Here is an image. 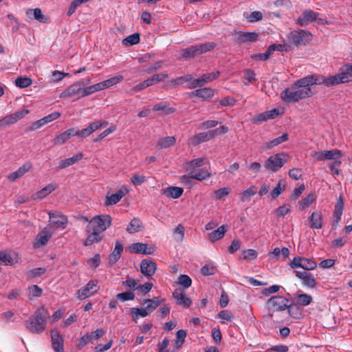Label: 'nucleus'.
<instances>
[{
  "mask_svg": "<svg viewBox=\"0 0 352 352\" xmlns=\"http://www.w3.org/2000/svg\"><path fill=\"white\" fill-rule=\"evenodd\" d=\"M314 85L331 87L338 84L334 75L325 77L318 74H314L298 79L291 87L285 89L280 94V98L284 102L291 103L311 97L313 91L311 86Z\"/></svg>",
  "mask_w": 352,
  "mask_h": 352,
  "instance_id": "f257e3e1",
  "label": "nucleus"
},
{
  "mask_svg": "<svg viewBox=\"0 0 352 352\" xmlns=\"http://www.w3.org/2000/svg\"><path fill=\"white\" fill-rule=\"evenodd\" d=\"M48 313L43 306L38 307L33 316L25 321L26 328L34 333H41L46 328Z\"/></svg>",
  "mask_w": 352,
  "mask_h": 352,
  "instance_id": "f03ea898",
  "label": "nucleus"
},
{
  "mask_svg": "<svg viewBox=\"0 0 352 352\" xmlns=\"http://www.w3.org/2000/svg\"><path fill=\"white\" fill-rule=\"evenodd\" d=\"M216 45V43L214 42L193 45L183 49L181 52V55L184 59L189 60L212 51Z\"/></svg>",
  "mask_w": 352,
  "mask_h": 352,
  "instance_id": "7ed1b4c3",
  "label": "nucleus"
},
{
  "mask_svg": "<svg viewBox=\"0 0 352 352\" xmlns=\"http://www.w3.org/2000/svg\"><path fill=\"white\" fill-rule=\"evenodd\" d=\"M111 224V217L109 214L97 215L94 217L87 226L86 231H96L102 233Z\"/></svg>",
  "mask_w": 352,
  "mask_h": 352,
  "instance_id": "20e7f679",
  "label": "nucleus"
},
{
  "mask_svg": "<svg viewBox=\"0 0 352 352\" xmlns=\"http://www.w3.org/2000/svg\"><path fill=\"white\" fill-rule=\"evenodd\" d=\"M287 38L295 46L299 47L309 43L312 39V34L305 30H298L288 33Z\"/></svg>",
  "mask_w": 352,
  "mask_h": 352,
  "instance_id": "39448f33",
  "label": "nucleus"
},
{
  "mask_svg": "<svg viewBox=\"0 0 352 352\" xmlns=\"http://www.w3.org/2000/svg\"><path fill=\"white\" fill-rule=\"evenodd\" d=\"M288 158V155L284 152L276 153L265 161L264 166L266 169L276 172L287 162Z\"/></svg>",
  "mask_w": 352,
  "mask_h": 352,
  "instance_id": "423d86ee",
  "label": "nucleus"
},
{
  "mask_svg": "<svg viewBox=\"0 0 352 352\" xmlns=\"http://www.w3.org/2000/svg\"><path fill=\"white\" fill-rule=\"evenodd\" d=\"M290 300L279 295L272 296L267 300V305L273 311H283L288 308Z\"/></svg>",
  "mask_w": 352,
  "mask_h": 352,
  "instance_id": "0eeeda50",
  "label": "nucleus"
},
{
  "mask_svg": "<svg viewBox=\"0 0 352 352\" xmlns=\"http://www.w3.org/2000/svg\"><path fill=\"white\" fill-rule=\"evenodd\" d=\"M289 266L292 269L301 267L307 272L314 270L317 267V263L311 258L296 256L291 261Z\"/></svg>",
  "mask_w": 352,
  "mask_h": 352,
  "instance_id": "6e6552de",
  "label": "nucleus"
},
{
  "mask_svg": "<svg viewBox=\"0 0 352 352\" xmlns=\"http://www.w3.org/2000/svg\"><path fill=\"white\" fill-rule=\"evenodd\" d=\"M220 75V72L219 71L212 72L208 74H204L201 75L199 78L197 79H194L187 86L188 89H194L196 87H201L204 85L208 82H212V80L217 79Z\"/></svg>",
  "mask_w": 352,
  "mask_h": 352,
  "instance_id": "1a4fd4ad",
  "label": "nucleus"
},
{
  "mask_svg": "<svg viewBox=\"0 0 352 352\" xmlns=\"http://www.w3.org/2000/svg\"><path fill=\"white\" fill-rule=\"evenodd\" d=\"M98 289V280H91L77 291V297L80 300H84L96 293Z\"/></svg>",
  "mask_w": 352,
  "mask_h": 352,
  "instance_id": "9d476101",
  "label": "nucleus"
},
{
  "mask_svg": "<svg viewBox=\"0 0 352 352\" xmlns=\"http://www.w3.org/2000/svg\"><path fill=\"white\" fill-rule=\"evenodd\" d=\"M334 76L338 85L352 82V63H344Z\"/></svg>",
  "mask_w": 352,
  "mask_h": 352,
  "instance_id": "9b49d317",
  "label": "nucleus"
},
{
  "mask_svg": "<svg viewBox=\"0 0 352 352\" xmlns=\"http://www.w3.org/2000/svg\"><path fill=\"white\" fill-rule=\"evenodd\" d=\"M28 113V110L23 109L0 119V129H4L7 126L14 124L18 120L24 118Z\"/></svg>",
  "mask_w": 352,
  "mask_h": 352,
  "instance_id": "f8f14e48",
  "label": "nucleus"
},
{
  "mask_svg": "<svg viewBox=\"0 0 352 352\" xmlns=\"http://www.w3.org/2000/svg\"><path fill=\"white\" fill-rule=\"evenodd\" d=\"M168 78V75L167 74H157L153 75L152 77L147 78L146 80H144L143 82L136 85L133 89L135 91H139L142 89H144L153 84L159 82L164 81L165 79Z\"/></svg>",
  "mask_w": 352,
  "mask_h": 352,
  "instance_id": "ddd939ff",
  "label": "nucleus"
},
{
  "mask_svg": "<svg viewBox=\"0 0 352 352\" xmlns=\"http://www.w3.org/2000/svg\"><path fill=\"white\" fill-rule=\"evenodd\" d=\"M318 13L314 12L311 10H306L298 18L297 23L300 26H306L309 23L313 21H318V23H323V20L321 19H318Z\"/></svg>",
  "mask_w": 352,
  "mask_h": 352,
  "instance_id": "4468645a",
  "label": "nucleus"
},
{
  "mask_svg": "<svg viewBox=\"0 0 352 352\" xmlns=\"http://www.w3.org/2000/svg\"><path fill=\"white\" fill-rule=\"evenodd\" d=\"M341 151L333 149L329 151H323L314 152L312 157L318 161H324L327 160H337L342 157Z\"/></svg>",
  "mask_w": 352,
  "mask_h": 352,
  "instance_id": "2eb2a0df",
  "label": "nucleus"
},
{
  "mask_svg": "<svg viewBox=\"0 0 352 352\" xmlns=\"http://www.w3.org/2000/svg\"><path fill=\"white\" fill-rule=\"evenodd\" d=\"M52 236V232L51 229L47 227H45L38 234L36 235V241L34 243V248H38L45 245L47 243L50 239Z\"/></svg>",
  "mask_w": 352,
  "mask_h": 352,
  "instance_id": "dca6fc26",
  "label": "nucleus"
},
{
  "mask_svg": "<svg viewBox=\"0 0 352 352\" xmlns=\"http://www.w3.org/2000/svg\"><path fill=\"white\" fill-rule=\"evenodd\" d=\"M48 215L52 224L57 228H65L68 222L67 217L65 215L57 211H49Z\"/></svg>",
  "mask_w": 352,
  "mask_h": 352,
  "instance_id": "f3484780",
  "label": "nucleus"
},
{
  "mask_svg": "<svg viewBox=\"0 0 352 352\" xmlns=\"http://www.w3.org/2000/svg\"><path fill=\"white\" fill-rule=\"evenodd\" d=\"M107 122L105 121H96L91 122L87 128H85L82 130L76 131V135L80 136L82 138H87L89 135H91L93 132L100 129L102 126H106Z\"/></svg>",
  "mask_w": 352,
  "mask_h": 352,
  "instance_id": "a211bd4d",
  "label": "nucleus"
},
{
  "mask_svg": "<svg viewBox=\"0 0 352 352\" xmlns=\"http://www.w3.org/2000/svg\"><path fill=\"white\" fill-rule=\"evenodd\" d=\"M294 273L296 277L302 280V285L309 288H314L316 287V280L311 273L298 270H295Z\"/></svg>",
  "mask_w": 352,
  "mask_h": 352,
  "instance_id": "6ab92c4d",
  "label": "nucleus"
},
{
  "mask_svg": "<svg viewBox=\"0 0 352 352\" xmlns=\"http://www.w3.org/2000/svg\"><path fill=\"white\" fill-rule=\"evenodd\" d=\"M127 192L128 190L124 186L121 187L116 193L109 195V192H108L105 197V206L116 204Z\"/></svg>",
  "mask_w": 352,
  "mask_h": 352,
  "instance_id": "aec40b11",
  "label": "nucleus"
},
{
  "mask_svg": "<svg viewBox=\"0 0 352 352\" xmlns=\"http://www.w3.org/2000/svg\"><path fill=\"white\" fill-rule=\"evenodd\" d=\"M157 265L149 259H143L140 263V272L147 278H151L155 273Z\"/></svg>",
  "mask_w": 352,
  "mask_h": 352,
  "instance_id": "412c9836",
  "label": "nucleus"
},
{
  "mask_svg": "<svg viewBox=\"0 0 352 352\" xmlns=\"http://www.w3.org/2000/svg\"><path fill=\"white\" fill-rule=\"evenodd\" d=\"M131 249L135 254L150 255L155 252L156 248L153 245H148L143 243H135L131 245Z\"/></svg>",
  "mask_w": 352,
  "mask_h": 352,
  "instance_id": "4be33fe9",
  "label": "nucleus"
},
{
  "mask_svg": "<svg viewBox=\"0 0 352 352\" xmlns=\"http://www.w3.org/2000/svg\"><path fill=\"white\" fill-rule=\"evenodd\" d=\"M52 345L56 352H63V338L57 329L51 331Z\"/></svg>",
  "mask_w": 352,
  "mask_h": 352,
  "instance_id": "5701e85b",
  "label": "nucleus"
},
{
  "mask_svg": "<svg viewBox=\"0 0 352 352\" xmlns=\"http://www.w3.org/2000/svg\"><path fill=\"white\" fill-rule=\"evenodd\" d=\"M237 36V43L240 45L247 42H256L258 40V34L256 32H238L236 33Z\"/></svg>",
  "mask_w": 352,
  "mask_h": 352,
  "instance_id": "b1692460",
  "label": "nucleus"
},
{
  "mask_svg": "<svg viewBox=\"0 0 352 352\" xmlns=\"http://www.w3.org/2000/svg\"><path fill=\"white\" fill-rule=\"evenodd\" d=\"M26 16L30 19H35L40 23H46L49 22V19L45 16L40 8L28 9Z\"/></svg>",
  "mask_w": 352,
  "mask_h": 352,
  "instance_id": "393cba45",
  "label": "nucleus"
},
{
  "mask_svg": "<svg viewBox=\"0 0 352 352\" xmlns=\"http://www.w3.org/2000/svg\"><path fill=\"white\" fill-rule=\"evenodd\" d=\"M214 89L210 87H205L196 89L190 94V97H198L204 100H209L214 96Z\"/></svg>",
  "mask_w": 352,
  "mask_h": 352,
  "instance_id": "a878e982",
  "label": "nucleus"
},
{
  "mask_svg": "<svg viewBox=\"0 0 352 352\" xmlns=\"http://www.w3.org/2000/svg\"><path fill=\"white\" fill-rule=\"evenodd\" d=\"M343 209H344V201H343L342 195H340L339 196L338 199H337V201L335 205V208H334V212H333V216L335 217V220L332 225V226L333 228H336L337 224L341 220Z\"/></svg>",
  "mask_w": 352,
  "mask_h": 352,
  "instance_id": "bb28decb",
  "label": "nucleus"
},
{
  "mask_svg": "<svg viewBox=\"0 0 352 352\" xmlns=\"http://www.w3.org/2000/svg\"><path fill=\"white\" fill-rule=\"evenodd\" d=\"M122 252L123 245L119 241H117L115 244V248L109 257V265L113 266L118 261L121 257Z\"/></svg>",
  "mask_w": 352,
  "mask_h": 352,
  "instance_id": "cd10ccee",
  "label": "nucleus"
},
{
  "mask_svg": "<svg viewBox=\"0 0 352 352\" xmlns=\"http://www.w3.org/2000/svg\"><path fill=\"white\" fill-rule=\"evenodd\" d=\"M173 296L177 300V303L183 305L184 307H189L192 304L191 299L187 297L185 292L181 289L175 290Z\"/></svg>",
  "mask_w": 352,
  "mask_h": 352,
  "instance_id": "c85d7f7f",
  "label": "nucleus"
},
{
  "mask_svg": "<svg viewBox=\"0 0 352 352\" xmlns=\"http://www.w3.org/2000/svg\"><path fill=\"white\" fill-rule=\"evenodd\" d=\"M82 94V88L80 87L78 85L73 84L67 87L65 90H64L60 97H71L74 96H77L78 98L82 97L81 94Z\"/></svg>",
  "mask_w": 352,
  "mask_h": 352,
  "instance_id": "c756f323",
  "label": "nucleus"
},
{
  "mask_svg": "<svg viewBox=\"0 0 352 352\" xmlns=\"http://www.w3.org/2000/svg\"><path fill=\"white\" fill-rule=\"evenodd\" d=\"M184 189L177 186H169L162 189V194L172 199H178L182 195Z\"/></svg>",
  "mask_w": 352,
  "mask_h": 352,
  "instance_id": "7c9ffc66",
  "label": "nucleus"
},
{
  "mask_svg": "<svg viewBox=\"0 0 352 352\" xmlns=\"http://www.w3.org/2000/svg\"><path fill=\"white\" fill-rule=\"evenodd\" d=\"M276 47H282V45L280 44H273L268 47L265 52L256 54L254 55L253 58L258 60L265 61L268 60L274 52L276 50Z\"/></svg>",
  "mask_w": 352,
  "mask_h": 352,
  "instance_id": "2f4dec72",
  "label": "nucleus"
},
{
  "mask_svg": "<svg viewBox=\"0 0 352 352\" xmlns=\"http://www.w3.org/2000/svg\"><path fill=\"white\" fill-rule=\"evenodd\" d=\"M32 168V165L29 163L25 164L21 166L19 168H18L16 171L10 173L8 176V179L13 182L17 179L21 177L24 175L28 170Z\"/></svg>",
  "mask_w": 352,
  "mask_h": 352,
  "instance_id": "473e14b6",
  "label": "nucleus"
},
{
  "mask_svg": "<svg viewBox=\"0 0 352 352\" xmlns=\"http://www.w3.org/2000/svg\"><path fill=\"white\" fill-rule=\"evenodd\" d=\"M164 299H161L160 297H153L151 299H145L144 300L143 305H146L145 308L151 314L153 312L159 305L162 304L164 301Z\"/></svg>",
  "mask_w": 352,
  "mask_h": 352,
  "instance_id": "72a5a7b5",
  "label": "nucleus"
},
{
  "mask_svg": "<svg viewBox=\"0 0 352 352\" xmlns=\"http://www.w3.org/2000/svg\"><path fill=\"white\" fill-rule=\"evenodd\" d=\"M83 157V155L82 153H79L75 155H74L72 157L63 160L58 163V166L57 167L58 170L63 169L66 167H68L69 166H72L76 163L77 162L80 161Z\"/></svg>",
  "mask_w": 352,
  "mask_h": 352,
  "instance_id": "f704fd0d",
  "label": "nucleus"
},
{
  "mask_svg": "<svg viewBox=\"0 0 352 352\" xmlns=\"http://www.w3.org/2000/svg\"><path fill=\"white\" fill-rule=\"evenodd\" d=\"M226 226L222 225L217 230L208 234V239L211 242H215L222 239L226 232Z\"/></svg>",
  "mask_w": 352,
  "mask_h": 352,
  "instance_id": "c9c22d12",
  "label": "nucleus"
},
{
  "mask_svg": "<svg viewBox=\"0 0 352 352\" xmlns=\"http://www.w3.org/2000/svg\"><path fill=\"white\" fill-rule=\"evenodd\" d=\"M310 221V227L313 229H320L322 227V214L319 212H312L309 218Z\"/></svg>",
  "mask_w": 352,
  "mask_h": 352,
  "instance_id": "e433bc0d",
  "label": "nucleus"
},
{
  "mask_svg": "<svg viewBox=\"0 0 352 352\" xmlns=\"http://www.w3.org/2000/svg\"><path fill=\"white\" fill-rule=\"evenodd\" d=\"M210 177V173L206 170L199 169L197 172L195 170L189 173V177H185L184 179H193L202 181Z\"/></svg>",
  "mask_w": 352,
  "mask_h": 352,
  "instance_id": "4c0bfd02",
  "label": "nucleus"
},
{
  "mask_svg": "<svg viewBox=\"0 0 352 352\" xmlns=\"http://www.w3.org/2000/svg\"><path fill=\"white\" fill-rule=\"evenodd\" d=\"M130 314L131 315L133 320L135 322H137L140 317L144 318L150 315L145 307H132L130 309Z\"/></svg>",
  "mask_w": 352,
  "mask_h": 352,
  "instance_id": "58836bf2",
  "label": "nucleus"
},
{
  "mask_svg": "<svg viewBox=\"0 0 352 352\" xmlns=\"http://www.w3.org/2000/svg\"><path fill=\"white\" fill-rule=\"evenodd\" d=\"M289 139V135L287 133H283L282 135L270 141L265 144V148L267 149H271L274 146H276L280 144L283 142L287 141Z\"/></svg>",
  "mask_w": 352,
  "mask_h": 352,
  "instance_id": "ea45409f",
  "label": "nucleus"
},
{
  "mask_svg": "<svg viewBox=\"0 0 352 352\" xmlns=\"http://www.w3.org/2000/svg\"><path fill=\"white\" fill-rule=\"evenodd\" d=\"M89 235L84 241V245L86 246L91 245L94 243L100 242L102 240V236L100 235V233L96 231H86Z\"/></svg>",
  "mask_w": 352,
  "mask_h": 352,
  "instance_id": "a19ab883",
  "label": "nucleus"
},
{
  "mask_svg": "<svg viewBox=\"0 0 352 352\" xmlns=\"http://www.w3.org/2000/svg\"><path fill=\"white\" fill-rule=\"evenodd\" d=\"M289 315L295 319H300L302 317V313L300 311L299 306H298L294 302H290L287 308Z\"/></svg>",
  "mask_w": 352,
  "mask_h": 352,
  "instance_id": "79ce46f5",
  "label": "nucleus"
},
{
  "mask_svg": "<svg viewBox=\"0 0 352 352\" xmlns=\"http://www.w3.org/2000/svg\"><path fill=\"white\" fill-rule=\"evenodd\" d=\"M153 111H162L164 115H169L175 111V109L168 106L167 102H160L154 105Z\"/></svg>",
  "mask_w": 352,
  "mask_h": 352,
  "instance_id": "37998d69",
  "label": "nucleus"
},
{
  "mask_svg": "<svg viewBox=\"0 0 352 352\" xmlns=\"http://www.w3.org/2000/svg\"><path fill=\"white\" fill-rule=\"evenodd\" d=\"M193 80V77L192 74H187L185 76H182L174 79H172L170 82L173 85L174 87H177L179 85H183L185 82H188V84L186 87L190 83L191 81Z\"/></svg>",
  "mask_w": 352,
  "mask_h": 352,
  "instance_id": "c03bdc74",
  "label": "nucleus"
},
{
  "mask_svg": "<svg viewBox=\"0 0 352 352\" xmlns=\"http://www.w3.org/2000/svg\"><path fill=\"white\" fill-rule=\"evenodd\" d=\"M28 298L32 300L34 298L40 297L43 294V289L36 285L30 286L28 289Z\"/></svg>",
  "mask_w": 352,
  "mask_h": 352,
  "instance_id": "a18cd8bd",
  "label": "nucleus"
},
{
  "mask_svg": "<svg viewBox=\"0 0 352 352\" xmlns=\"http://www.w3.org/2000/svg\"><path fill=\"white\" fill-rule=\"evenodd\" d=\"M140 227H142L140 220L138 218H133L126 228V231L130 234L135 233L139 231Z\"/></svg>",
  "mask_w": 352,
  "mask_h": 352,
  "instance_id": "49530a36",
  "label": "nucleus"
},
{
  "mask_svg": "<svg viewBox=\"0 0 352 352\" xmlns=\"http://www.w3.org/2000/svg\"><path fill=\"white\" fill-rule=\"evenodd\" d=\"M256 193V188L254 186H250L244 190L241 194V201L242 202L250 201L252 196Z\"/></svg>",
  "mask_w": 352,
  "mask_h": 352,
  "instance_id": "de8ad7c7",
  "label": "nucleus"
},
{
  "mask_svg": "<svg viewBox=\"0 0 352 352\" xmlns=\"http://www.w3.org/2000/svg\"><path fill=\"white\" fill-rule=\"evenodd\" d=\"M46 272V268L38 267L30 270L26 272V277L28 279H32L36 277L41 276Z\"/></svg>",
  "mask_w": 352,
  "mask_h": 352,
  "instance_id": "09e8293b",
  "label": "nucleus"
},
{
  "mask_svg": "<svg viewBox=\"0 0 352 352\" xmlns=\"http://www.w3.org/2000/svg\"><path fill=\"white\" fill-rule=\"evenodd\" d=\"M175 142V138L173 136H168L164 138H161L157 142V146L162 148H168L173 145Z\"/></svg>",
  "mask_w": 352,
  "mask_h": 352,
  "instance_id": "8fccbe9b",
  "label": "nucleus"
},
{
  "mask_svg": "<svg viewBox=\"0 0 352 352\" xmlns=\"http://www.w3.org/2000/svg\"><path fill=\"white\" fill-rule=\"evenodd\" d=\"M204 158L201 157L190 161L187 163V170L190 172L195 170L196 168L201 167L204 165Z\"/></svg>",
  "mask_w": 352,
  "mask_h": 352,
  "instance_id": "3c124183",
  "label": "nucleus"
},
{
  "mask_svg": "<svg viewBox=\"0 0 352 352\" xmlns=\"http://www.w3.org/2000/svg\"><path fill=\"white\" fill-rule=\"evenodd\" d=\"M32 82V80L29 77L20 76L16 78L15 85L19 88H26L29 87Z\"/></svg>",
  "mask_w": 352,
  "mask_h": 352,
  "instance_id": "603ef678",
  "label": "nucleus"
},
{
  "mask_svg": "<svg viewBox=\"0 0 352 352\" xmlns=\"http://www.w3.org/2000/svg\"><path fill=\"white\" fill-rule=\"evenodd\" d=\"M140 38L138 33H134L122 41V44L125 45H133L140 43Z\"/></svg>",
  "mask_w": 352,
  "mask_h": 352,
  "instance_id": "864d4df0",
  "label": "nucleus"
},
{
  "mask_svg": "<svg viewBox=\"0 0 352 352\" xmlns=\"http://www.w3.org/2000/svg\"><path fill=\"white\" fill-rule=\"evenodd\" d=\"M311 296L307 294H298L297 296V303L301 306H307L312 302Z\"/></svg>",
  "mask_w": 352,
  "mask_h": 352,
  "instance_id": "5fc2aeb1",
  "label": "nucleus"
},
{
  "mask_svg": "<svg viewBox=\"0 0 352 352\" xmlns=\"http://www.w3.org/2000/svg\"><path fill=\"white\" fill-rule=\"evenodd\" d=\"M186 335H187V333L184 329L178 330L176 332L177 340L175 341V347L177 349L180 348L182 346V344L184 343Z\"/></svg>",
  "mask_w": 352,
  "mask_h": 352,
  "instance_id": "6e6d98bb",
  "label": "nucleus"
},
{
  "mask_svg": "<svg viewBox=\"0 0 352 352\" xmlns=\"http://www.w3.org/2000/svg\"><path fill=\"white\" fill-rule=\"evenodd\" d=\"M55 190V187L52 184H49L47 186L42 188L41 190L38 191L36 194V196L38 199H43L50 193L53 192Z\"/></svg>",
  "mask_w": 352,
  "mask_h": 352,
  "instance_id": "4d7b16f0",
  "label": "nucleus"
},
{
  "mask_svg": "<svg viewBox=\"0 0 352 352\" xmlns=\"http://www.w3.org/2000/svg\"><path fill=\"white\" fill-rule=\"evenodd\" d=\"M315 200L314 194L309 193L306 197L298 201L300 208L304 209L309 207Z\"/></svg>",
  "mask_w": 352,
  "mask_h": 352,
  "instance_id": "13d9d810",
  "label": "nucleus"
},
{
  "mask_svg": "<svg viewBox=\"0 0 352 352\" xmlns=\"http://www.w3.org/2000/svg\"><path fill=\"white\" fill-rule=\"evenodd\" d=\"M177 283L182 285L183 287L187 289L191 286L192 280L189 276L182 274L178 277Z\"/></svg>",
  "mask_w": 352,
  "mask_h": 352,
  "instance_id": "bf43d9fd",
  "label": "nucleus"
},
{
  "mask_svg": "<svg viewBox=\"0 0 352 352\" xmlns=\"http://www.w3.org/2000/svg\"><path fill=\"white\" fill-rule=\"evenodd\" d=\"M217 269L215 266L206 264L201 268L200 272L203 276H210L216 273Z\"/></svg>",
  "mask_w": 352,
  "mask_h": 352,
  "instance_id": "052dcab7",
  "label": "nucleus"
},
{
  "mask_svg": "<svg viewBox=\"0 0 352 352\" xmlns=\"http://www.w3.org/2000/svg\"><path fill=\"white\" fill-rule=\"evenodd\" d=\"M258 256V252L253 249H248L243 250L242 252V257L244 260L251 261L254 260Z\"/></svg>",
  "mask_w": 352,
  "mask_h": 352,
  "instance_id": "680f3d73",
  "label": "nucleus"
},
{
  "mask_svg": "<svg viewBox=\"0 0 352 352\" xmlns=\"http://www.w3.org/2000/svg\"><path fill=\"white\" fill-rule=\"evenodd\" d=\"M230 192V188L228 187H224L216 190L214 191V198L217 200H221L223 199L225 197L228 196Z\"/></svg>",
  "mask_w": 352,
  "mask_h": 352,
  "instance_id": "e2e57ef3",
  "label": "nucleus"
},
{
  "mask_svg": "<svg viewBox=\"0 0 352 352\" xmlns=\"http://www.w3.org/2000/svg\"><path fill=\"white\" fill-rule=\"evenodd\" d=\"M268 120H270V118H269L267 112L264 111L263 113H261L258 115L254 116L252 118V121L253 123H255L256 124H260L264 122L267 121Z\"/></svg>",
  "mask_w": 352,
  "mask_h": 352,
  "instance_id": "0e129e2a",
  "label": "nucleus"
},
{
  "mask_svg": "<svg viewBox=\"0 0 352 352\" xmlns=\"http://www.w3.org/2000/svg\"><path fill=\"white\" fill-rule=\"evenodd\" d=\"M135 296V294L132 292H125L118 294L116 296L117 300H121L122 302L127 300H134Z\"/></svg>",
  "mask_w": 352,
  "mask_h": 352,
  "instance_id": "69168bd1",
  "label": "nucleus"
},
{
  "mask_svg": "<svg viewBox=\"0 0 352 352\" xmlns=\"http://www.w3.org/2000/svg\"><path fill=\"white\" fill-rule=\"evenodd\" d=\"M138 283L135 279L127 277L126 280L122 281V285L126 289H132L133 290H137Z\"/></svg>",
  "mask_w": 352,
  "mask_h": 352,
  "instance_id": "338daca9",
  "label": "nucleus"
},
{
  "mask_svg": "<svg viewBox=\"0 0 352 352\" xmlns=\"http://www.w3.org/2000/svg\"><path fill=\"white\" fill-rule=\"evenodd\" d=\"M69 138L68 137V134L65 131L54 138L53 140L54 145H62L65 144Z\"/></svg>",
  "mask_w": 352,
  "mask_h": 352,
  "instance_id": "774afa93",
  "label": "nucleus"
}]
</instances>
